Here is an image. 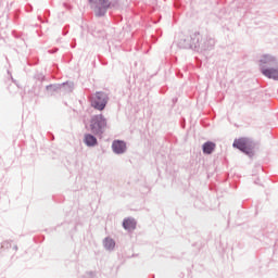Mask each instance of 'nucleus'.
<instances>
[{"mask_svg": "<svg viewBox=\"0 0 278 278\" xmlns=\"http://www.w3.org/2000/svg\"><path fill=\"white\" fill-rule=\"evenodd\" d=\"M278 65V60L270 54H263L258 61L261 73Z\"/></svg>", "mask_w": 278, "mask_h": 278, "instance_id": "nucleus-1", "label": "nucleus"}, {"mask_svg": "<svg viewBox=\"0 0 278 278\" xmlns=\"http://www.w3.org/2000/svg\"><path fill=\"white\" fill-rule=\"evenodd\" d=\"M257 151H260V143L251 138H244V155H248L250 160H253Z\"/></svg>", "mask_w": 278, "mask_h": 278, "instance_id": "nucleus-2", "label": "nucleus"}, {"mask_svg": "<svg viewBox=\"0 0 278 278\" xmlns=\"http://www.w3.org/2000/svg\"><path fill=\"white\" fill-rule=\"evenodd\" d=\"M85 143L87 144V147H94V144H97V138L92 135H86Z\"/></svg>", "mask_w": 278, "mask_h": 278, "instance_id": "nucleus-9", "label": "nucleus"}, {"mask_svg": "<svg viewBox=\"0 0 278 278\" xmlns=\"http://www.w3.org/2000/svg\"><path fill=\"white\" fill-rule=\"evenodd\" d=\"M108 127V121L103 118V115H97L91 121V131L93 134H103V129Z\"/></svg>", "mask_w": 278, "mask_h": 278, "instance_id": "nucleus-4", "label": "nucleus"}, {"mask_svg": "<svg viewBox=\"0 0 278 278\" xmlns=\"http://www.w3.org/2000/svg\"><path fill=\"white\" fill-rule=\"evenodd\" d=\"M123 227H124V229L131 231V230L136 229V220H134L131 218H127L123 222Z\"/></svg>", "mask_w": 278, "mask_h": 278, "instance_id": "nucleus-8", "label": "nucleus"}, {"mask_svg": "<svg viewBox=\"0 0 278 278\" xmlns=\"http://www.w3.org/2000/svg\"><path fill=\"white\" fill-rule=\"evenodd\" d=\"M108 1L109 0H97V3H99L100 5H103L105 8V5H108Z\"/></svg>", "mask_w": 278, "mask_h": 278, "instance_id": "nucleus-12", "label": "nucleus"}, {"mask_svg": "<svg viewBox=\"0 0 278 278\" xmlns=\"http://www.w3.org/2000/svg\"><path fill=\"white\" fill-rule=\"evenodd\" d=\"M214 149H216V143L212 141H207L203 144V153H206L207 155L212 154Z\"/></svg>", "mask_w": 278, "mask_h": 278, "instance_id": "nucleus-7", "label": "nucleus"}, {"mask_svg": "<svg viewBox=\"0 0 278 278\" xmlns=\"http://www.w3.org/2000/svg\"><path fill=\"white\" fill-rule=\"evenodd\" d=\"M104 247H105V249H108L110 251V250L114 249V247H116V243L111 238H106L104 240Z\"/></svg>", "mask_w": 278, "mask_h": 278, "instance_id": "nucleus-11", "label": "nucleus"}, {"mask_svg": "<svg viewBox=\"0 0 278 278\" xmlns=\"http://www.w3.org/2000/svg\"><path fill=\"white\" fill-rule=\"evenodd\" d=\"M91 105L96 110L103 111L105 105H108V96L103 92H97L94 97L91 98Z\"/></svg>", "mask_w": 278, "mask_h": 278, "instance_id": "nucleus-3", "label": "nucleus"}, {"mask_svg": "<svg viewBox=\"0 0 278 278\" xmlns=\"http://www.w3.org/2000/svg\"><path fill=\"white\" fill-rule=\"evenodd\" d=\"M264 77H267V79H274V81H278V64L277 66L270 67L269 70H264L261 72Z\"/></svg>", "mask_w": 278, "mask_h": 278, "instance_id": "nucleus-5", "label": "nucleus"}, {"mask_svg": "<svg viewBox=\"0 0 278 278\" xmlns=\"http://www.w3.org/2000/svg\"><path fill=\"white\" fill-rule=\"evenodd\" d=\"M232 147L235 149H239V151H244V139H242V138L241 139H236L233 141Z\"/></svg>", "mask_w": 278, "mask_h": 278, "instance_id": "nucleus-10", "label": "nucleus"}, {"mask_svg": "<svg viewBox=\"0 0 278 278\" xmlns=\"http://www.w3.org/2000/svg\"><path fill=\"white\" fill-rule=\"evenodd\" d=\"M112 149L114 153H117L118 155H121V153H125V151H127V144L124 143V141L116 140V141H113Z\"/></svg>", "mask_w": 278, "mask_h": 278, "instance_id": "nucleus-6", "label": "nucleus"}]
</instances>
